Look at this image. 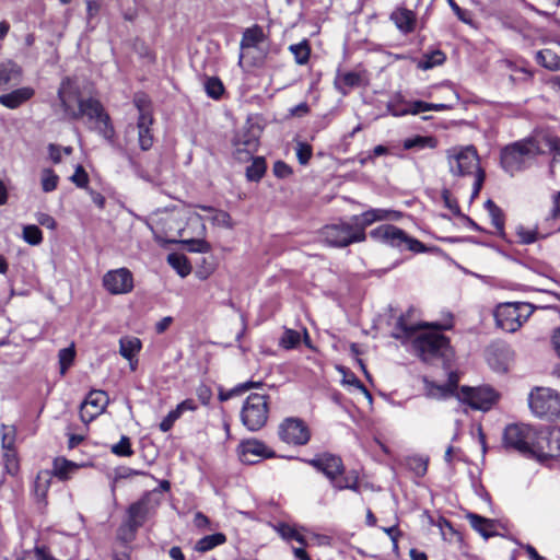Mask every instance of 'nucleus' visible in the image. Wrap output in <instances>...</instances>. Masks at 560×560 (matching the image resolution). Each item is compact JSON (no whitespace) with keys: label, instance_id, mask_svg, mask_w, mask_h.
<instances>
[{"label":"nucleus","instance_id":"f257e3e1","mask_svg":"<svg viewBox=\"0 0 560 560\" xmlns=\"http://www.w3.org/2000/svg\"><path fill=\"white\" fill-rule=\"evenodd\" d=\"M399 327L411 336L418 328L433 327L434 330L421 331L412 339V348L423 361H430L436 357L444 355L448 349V340L439 332V330L450 329L452 324H419L417 326L406 325L402 318L398 322Z\"/></svg>","mask_w":560,"mask_h":560},{"label":"nucleus","instance_id":"f03ea898","mask_svg":"<svg viewBox=\"0 0 560 560\" xmlns=\"http://www.w3.org/2000/svg\"><path fill=\"white\" fill-rule=\"evenodd\" d=\"M446 158L452 175H475L472 197L477 196L481 189L485 173L480 167L479 156L475 147H453L446 151Z\"/></svg>","mask_w":560,"mask_h":560},{"label":"nucleus","instance_id":"7ed1b4c3","mask_svg":"<svg viewBox=\"0 0 560 560\" xmlns=\"http://www.w3.org/2000/svg\"><path fill=\"white\" fill-rule=\"evenodd\" d=\"M544 150L534 138L515 141L501 150V166L506 173L514 175L527 167Z\"/></svg>","mask_w":560,"mask_h":560},{"label":"nucleus","instance_id":"20e7f679","mask_svg":"<svg viewBox=\"0 0 560 560\" xmlns=\"http://www.w3.org/2000/svg\"><path fill=\"white\" fill-rule=\"evenodd\" d=\"M307 464L322 471L330 480L334 489L358 491V475L354 471L345 475V466L339 456L326 453L308 459Z\"/></svg>","mask_w":560,"mask_h":560},{"label":"nucleus","instance_id":"39448f33","mask_svg":"<svg viewBox=\"0 0 560 560\" xmlns=\"http://www.w3.org/2000/svg\"><path fill=\"white\" fill-rule=\"evenodd\" d=\"M86 117L91 127L113 143L114 128L109 122V116L105 113L102 104L95 98H88L79 102L77 112H72V119Z\"/></svg>","mask_w":560,"mask_h":560},{"label":"nucleus","instance_id":"423d86ee","mask_svg":"<svg viewBox=\"0 0 560 560\" xmlns=\"http://www.w3.org/2000/svg\"><path fill=\"white\" fill-rule=\"evenodd\" d=\"M266 36L260 26L254 25L246 28L241 40V55L238 63H248L253 67H259L264 63L267 49L265 48Z\"/></svg>","mask_w":560,"mask_h":560},{"label":"nucleus","instance_id":"0eeeda50","mask_svg":"<svg viewBox=\"0 0 560 560\" xmlns=\"http://www.w3.org/2000/svg\"><path fill=\"white\" fill-rule=\"evenodd\" d=\"M370 236L399 250L408 249L413 253H423L425 250V246L420 241L409 236L395 225H380L370 232Z\"/></svg>","mask_w":560,"mask_h":560},{"label":"nucleus","instance_id":"6e6552de","mask_svg":"<svg viewBox=\"0 0 560 560\" xmlns=\"http://www.w3.org/2000/svg\"><path fill=\"white\" fill-rule=\"evenodd\" d=\"M269 415L268 396L250 394L241 410L242 423L248 431L255 432L265 427Z\"/></svg>","mask_w":560,"mask_h":560},{"label":"nucleus","instance_id":"1a4fd4ad","mask_svg":"<svg viewBox=\"0 0 560 560\" xmlns=\"http://www.w3.org/2000/svg\"><path fill=\"white\" fill-rule=\"evenodd\" d=\"M533 307L524 302H508L500 304L494 317L497 325L508 332L516 331L532 315Z\"/></svg>","mask_w":560,"mask_h":560},{"label":"nucleus","instance_id":"9d476101","mask_svg":"<svg viewBox=\"0 0 560 560\" xmlns=\"http://www.w3.org/2000/svg\"><path fill=\"white\" fill-rule=\"evenodd\" d=\"M528 406L536 417H560V394L549 387H536L528 395Z\"/></svg>","mask_w":560,"mask_h":560},{"label":"nucleus","instance_id":"9b49d317","mask_svg":"<svg viewBox=\"0 0 560 560\" xmlns=\"http://www.w3.org/2000/svg\"><path fill=\"white\" fill-rule=\"evenodd\" d=\"M536 429L529 424H510L503 432V445L505 448L517 451L527 456L533 455Z\"/></svg>","mask_w":560,"mask_h":560},{"label":"nucleus","instance_id":"f8f14e48","mask_svg":"<svg viewBox=\"0 0 560 560\" xmlns=\"http://www.w3.org/2000/svg\"><path fill=\"white\" fill-rule=\"evenodd\" d=\"M320 236L331 247H347L353 243L362 242L353 221H339L325 225L320 230Z\"/></svg>","mask_w":560,"mask_h":560},{"label":"nucleus","instance_id":"ddd939ff","mask_svg":"<svg viewBox=\"0 0 560 560\" xmlns=\"http://www.w3.org/2000/svg\"><path fill=\"white\" fill-rule=\"evenodd\" d=\"M560 456V428L536 431L533 455L539 462Z\"/></svg>","mask_w":560,"mask_h":560},{"label":"nucleus","instance_id":"4468645a","mask_svg":"<svg viewBox=\"0 0 560 560\" xmlns=\"http://www.w3.org/2000/svg\"><path fill=\"white\" fill-rule=\"evenodd\" d=\"M456 397L472 409L489 410L498 399V394L490 387L463 386Z\"/></svg>","mask_w":560,"mask_h":560},{"label":"nucleus","instance_id":"2eb2a0df","mask_svg":"<svg viewBox=\"0 0 560 560\" xmlns=\"http://www.w3.org/2000/svg\"><path fill=\"white\" fill-rule=\"evenodd\" d=\"M280 440L289 445H305L311 438L305 422L299 418H287L278 427Z\"/></svg>","mask_w":560,"mask_h":560},{"label":"nucleus","instance_id":"dca6fc26","mask_svg":"<svg viewBox=\"0 0 560 560\" xmlns=\"http://www.w3.org/2000/svg\"><path fill=\"white\" fill-rule=\"evenodd\" d=\"M102 282L104 289L113 295L130 293L135 287L133 276L125 267L107 271Z\"/></svg>","mask_w":560,"mask_h":560},{"label":"nucleus","instance_id":"f3484780","mask_svg":"<svg viewBox=\"0 0 560 560\" xmlns=\"http://www.w3.org/2000/svg\"><path fill=\"white\" fill-rule=\"evenodd\" d=\"M237 454L244 464H255L261 458H272L276 455L271 448L257 439L242 441L237 447Z\"/></svg>","mask_w":560,"mask_h":560},{"label":"nucleus","instance_id":"a211bd4d","mask_svg":"<svg viewBox=\"0 0 560 560\" xmlns=\"http://www.w3.org/2000/svg\"><path fill=\"white\" fill-rule=\"evenodd\" d=\"M108 396L103 390H92L80 406V417L85 423L102 415L108 405Z\"/></svg>","mask_w":560,"mask_h":560},{"label":"nucleus","instance_id":"6ab92c4d","mask_svg":"<svg viewBox=\"0 0 560 560\" xmlns=\"http://www.w3.org/2000/svg\"><path fill=\"white\" fill-rule=\"evenodd\" d=\"M397 218L398 213L393 210L370 209L361 214L353 215L351 221H353L359 236L364 242L366 240L365 229L368 226L377 221L396 220Z\"/></svg>","mask_w":560,"mask_h":560},{"label":"nucleus","instance_id":"aec40b11","mask_svg":"<svg viewBox=\"0 0 560 560\" xmlns=\"http://www.w3.org/2000/svg\"><path fill=\"white\" fill-rule=\"evenodd\" d=\"M58 98L65 114L71 118L72 112L79 108L80 98L79 86L75 81L70 78H65L58 89Z\"/></svg>","mask_w":560,"mask_h":560},{"label":"nucleus","instance_id":"412c9836","mask_svg":"<svg viewBox=\"0 0 560 560\" xmlns=\"http://www.w3.org/2000/svg\"><path fill=\"white\" fill-rule=\"evenodd\" d=\"M147 516V506L143 502L132 503L128 509V520L119 528V536L125 541L133 539L137 529L143 525Z\"/></svg>","mask_w":560,"mask_h":560},{"label":"nucleus","instance_id":"4be33fe9","mask_svg":"<svg viewBox=\"0 0 560 560\" xmlns=\"http://www.w3.org/2000/svg\"><path fill=\"white\" fill-rule=\"evenodd\" d=\"M137 108L139 110V117L137 121L138 141L141 150L147 151L153 144V136L151 132L153 117L151 110L142 108L139 102H137Z\"/></svg>","mask_w":560,"mask_h":560},{"label":"nucleus","instance_id":"5701e85b","mask_svg":"<svg viewBox=\"0 0 560 560\" xmlns=\"http://www.w3.org/2000/svg\"><path fill=\"white\" fill-rule=\"evenodd\" d=\"M458 375L454 372L450 373L447 384L445 385H439L424 378L425 395L433 399H445L456 395V393H458Z\"/></svg>","mask_w":560,"mask_h":560},{"label":"nucleus","instance_id":"b1692460","mask_svg":"<svg viewBox=\"0 0 560 560\" xmlns=\"http://www.w3.org/2000/svg\"><path fill=\"white\" fill-rule=\"evenodd\" d=\"M35 94L31 86H23L10 93L0 95V104L7 108L15 109L30 101Z\"/></svg>","mask_w":560,"mask_h":560},{"label":"nucleus","instance_id":"393cba45","mask_svg":"<svg viewBox=\"0 0 560 560\" xmlns=\"http://www.w3.org/2000/svg\"><path fill=\"white\" fill-rule=\"evenodd\" d=\"M235 155L238 160H247L253 156L258 148V139L254 135L244 133L235 140Z\"/></svg>","mask_w":560,"mask_h":560},{"label":"nucleus","instance_id":"a878e982","mask_svg":"<svg viewBox=\"0 0 560 560\" xmlns=\"http://www.w3.org/2000/svg\"><path fill=\"white\" fill-rule=\"evenodd\" d=\"M363 83L364 79L362 74L354 71L339 73L335 80L336 89L343 95H346L350 89L359 88Z\"/></svg>","mask_w":560,"mask_h":560},{"label":"nucleus","instance_id":"bb28decb","mask_svg":"<svg viewBox=\"0 0 560 560\" xmlns=\"http://www.w3.org/2000/svg\"><path fill=\"white\" fill-rule=\"evenodd\" d=\"M21 68L11 61L0 65V89H4L10 84H18L21 81Z\"/></svg>","mask_w":560,"mask_h":560},{"label":"nucleus","instance_id":"cd10ccee","mask_svg":"<svg viewBox=\"0 0 560 560\" xmlns=\"http://www.w3.org/2000/svg\"><path fill=\"white\" fill-rule=\"evenodd\" d=\"M390 19L404 33H409L415 27L416 18L411 10L397 9L392 13Z\"/></svg>","mask_w":560,"mask_h":560},{"label":"nucleus","instance_id":"c85d7f7f","mask_svg":"<svg viewBox=\"0 0 560 560\" xmlns=\"http://www.w3.org/2000/svg\"><path fill=\"white\" fill-rule=\"evenodd\" d=\"M141 341L137 337H122L119 340V353L131 362L141 350Z\"/></svg>","mask_w":560,"mask_h":560},{"label":"nucleus","instance_id":"c756f323","mask_svg":"<svg viewBox=\"0 0 560 560\" xmlns=\"http://www.w3.org/2000/svg\"><path fill=\"white\" fill-rule=\"evenodd\" d=\"M470 526L478 532L485 538H488L494 533V522L489 518H485L480 515L469 513L467 515Z\"/></svg>","mask_w":560,"mask_h":560},{"label":"nucleus","instance_id":"7c9ffc66","mask_svg":"<svg viewBox=\"0 0 560 560\" xmlns=\"http://www.w3.org/2000/svg\"><path fill=\"white\" fill-rule=\"evenodd\" d=\"M438 145V140L431 136H415L407 138L402 142L405 150H423L434 149Z\"/></svg>","mask_w":560,"mask_h":560},{"label":"nucleus","instance_id":"2f4dec72","mask_svg":"<svg viewBox=\"0 0 560 560\" xmlns=\"http://www.w3.org/2000/svg\"><path fill=\"white\" fill-rule=\"evenodd\" d=\"M226 541V537L222 533H215L200 538L196 545L195 550L198 552H207L213 548L223 545Z\"/></svg>","mask_w":560,"mask_h":560},{"label":"nucleus","instance_id":"473e14b6","mask_svg":"<svg viewBox=\"0 0 560 560\" xmlns=\"http://www.w3.org/2000/svg\"><path fill=\"white\" fill-rule=\"evenodd\" d=\"M167 262L182 278L187 277L191 272V266L184 254H168Z\"/></svg>","mask_w":560,"mask_h":560},{"label":"nucleus","instance_id":"72a5a7b5","mask_svg":"<svg viewBox=\"0 0 560 560\" xmlns=\"http://www.w3.org/2000/svg\"><path fill=\"white\" fill-rule=\"evenodd\" d=\"M59 176L54 170L45 167L40 171V187L44 192H51L57 189Z\"/></svg>","mask_w":560,"mask_h":560},{"label":"nucleus","instance_id":"f704fd0d","mask_svg":"<svg viewBox=\"0 0 560 560\" xmlns=\"http://www.w3.org/2000/svg\"><path fill=\"white\" fill-rule=\"evenodd\" d=\"M445 61V55L441 50H434L423 55L422 59L418 62V68L429 70L436 66H441Z\"/></svg>","mask_w":560,"mask_h":560},{"label":"nucleus","instance_id":"c9c22d12","mask_svg":"<svg viewBox=\"0 0 560 560\" xmlns=\"http://www.w3.org/2000/svg\"><path fill=\"white\" fill-rule=\"evenodd\" d=\"M78 468L79 466L75 463L65 458H57L54 463L55 474L60 479H68Z\"/></svg>","mask_w":560,"mask_h":560},{"label":"nucleus","instance_id":"e433bc0d","mask_svg":"<svg viewBox=\"0 0 560 560\" xmlns=\"http://www.w3.org/2000/svg\"><path fill=\"white\" fill-rule=\"evenodd\" d=\"M516 236L518 237V243L528 245L535 243L538 237L537 228H528L525 225H517L515 228Z\"/></svg>","mask_w":560,"mask_h":560},{"label":"nucleus","instance_id":"4c0bfd02","mask_svg":"<svg viewBox=\"0 0 560 560\" xmlns=\"http://www.w3.org/2000/svg\"><path fill=\"white\" fill-rule=\"evenodd\" d=\"M22 238L25 243L36 246L43 242V233L37 225H25L22 231Z\"/></svg>","mask_w":560,"mask_h":560},{"label":"nucleus","instance_id":"58836bf2","mask_svg":"<svg viewBox=\"0 0 560 560\" xmlns=\"http://www.w3.org/2000/svg\"><path fill=\"white\" fill-rule=\"evenodd\" d=\"M276 529L283 539L295 540L301 545H305L304 536L300 532H298L294 527H292L291 525L282 523V524H279L276 527Z\"/></svg>","mask_w":560,"mask_h":560},{"label":"nucleus","instance_id":"ea45409f","mask_svg":"<svg viewBox=\"0 0 560 560\" xmlns=\"http://www.w3.org/2000/svg\"><path fill=\"white\" fill-rule=\"evenodd\" d=\"M427 102H422V101H415L412 103L409 104L408 108H405V109H395L390 104L388 105V110L392 113V115L394 116H402V115H408V114H411V115H417V114H420L422 112H427Z\"/></svg>","mask_w":560,"mask_h":560},{"label":"nucleus","instance_id":"a19ab883","mask_svg":"<svg viewBox=\"0 0 560 560\" xmlns=\"http://www.w3.org/2000/svg\"><path fill=\"white\" fill-rule=\"evenodd\" d=\"M485 207L489 212L492 225L501 231L504 226L502 210L492 200H487Z\"/></svg>","mask_w":560,"mask_h":560},{"label":"nucleus","instance_id":"79ce46f5","mask_svg":"<svg viewBox=\"0 0 560 560\" xmlns=\"http://www.w3.org/2000/svg\"><path fill=\"white\" fill-rule=\"evenodd\" d=\"M289 49L293 54L296 63L305 65L308 61L311 49L306 42L291 45Z\"/></svg>","mask_w":560,"mask_h":560},{"label":"nucleus","instance_id":"37998d69","mask_svg":"<svg viewBox=\"0 0 560 560\" xmlns=\"http://www.w3.org/2000/svg\"><path fill=\"white\" fill-rule=\"evenodd\" d=\"M205 90L209 97L219 100L224 92V86L220 79L212 77L206 80Z\"/></svg>","mask_w":560,"mask_h":560},{"label":"nucleus","instance_id":"c03bdc74","mask_svg":"<svg viewBox=\"0 0 560 560\" xmlns=\"http://www.w3.org/2000/svg\"><path fill=\"white\" fill-rule=\"evenodd\" d=\"M75 357L74 347L70 346L68 348H63L58 353L59 365H60V374L63 375L67 370L73 363Z\"/></svg>","mask_w":560,"mask_h":560},{"label":"nucleus","instance_id":"a18cd8bd","mask_svg":"<svg viewBox=\"0 0 560 560\" xmlns=\"http://www.w3.org/2000/svg\"><path fill=\"white\" fill-rule=\"evenodd\" d=\"M266 172V164L262 159H255L253 163L246 168V176L249 180H259Z\"/></svg>","mask_w":560,"mask_h":560},{"label":"nucleus","instance_id":"49530a36","mask_svg":"<svg viewBox=\"0 0 560 560\" xmlns=\"http://www.w3.org/2000/svg\"><path fill=\"white\" fill-rule=\"evenodd\" d=\"M3 464L8 474L14 476L19 471V459L15 450H3Z\"/></svg>","mask_w":560,"mask_h":560},{"label":"nucleus","instance_id":"de8ad7c7","mask_svg":"<svg viewBox=\"0 0 560 560\" xmlns=\"http://www.w3.org/2000/svg\"><path fill=\"white\" fill-rule=\"evenodd\" d=\"M406 465L418 477H422L427 472L428 462L425 458L421 456L408 457L406 460Z\"/></svg>","mask_w":560,"mask_h":560},{"label":"nucleus","instance_id":"09e8293b","mask_svg":"<svg viewBox=\"0 0 560 560\" xmlns=\"http://www.w3.org/2000/svg\"><path fill=\"white\" fill-rule=\"evenodd\" d=\"M15 429L10 425H1V444L2 450H14Z\"/></svg>","mask_w":560,"mask_h":560},{"label":"nucleus","instance_id":"8fccbe9b","mask_svg":"<svg viewBox=\"0 0 560 560\" xmlns=\"http://www.w3.org/2000/svg\"><path fill=\"white\" fill-rule=\"evenodd\" d=\"M301 336L296 330L285 329L280 339V346L284 349H293L300 343Z\"/></svg>","mask_w":560,"mask_h":560},{"label":"nucleus","instance_id":"3c124183","mask_svg":"<svg viewBox=\"0 0 560 560\" xmlns=\"http://www.w3.org/2000/svg\"><path fill=\"white\" fill-rule=\"evenodd\" d=\"M295 152L300 164L306 165L312 158L313 149L308 143L298 142Z\"/></svg>","mask_w":560,"mask_h":560},{"label":"nucleus","instance_id":"603ef678","mask_svg":"<svg viewBox=\"0 0 560 560\" xmlns=\"http://www.w3.org/2000/svg\"><path fill=\"white\" fill-rule=\"evenodd\" d=\"M112 452L118 456L132 455L131 443L129 438L121 436L120 441L112 446Z\"/></svg>","mask_w":560,"mask_h":560},{"label":"nucleus","instance_id":"864d4df0","mask_svg":"<svg viewBox=\"0 0 560 560\" xmlns=\"http://www.w3.org/2000/svg\"><path fill=\"white\" fill-rule=\"evenodd\" d=\"M259 385H260V383H258V382H245V383L238 385L237 387L231 389L230 392L220 393L219 398H220V400L224 401V400H228L231 397H233L235 394L249 390L254 387H258Z\"/></svg>","mask_w":560,"mask_h":560},{"label":"nucleus","instance_id":"5fc2aeb1","mask_svg":"<svg viewBox=\"0 0 560 560\" xmlns=\"http://www.w3.org/2000/svg\"><path fill=\"white\" fill-rule=\"evenodd\" d=\"M70 180L80 188H86L89 184V175L82 165H78L74 173L71 175Z\"/></svg>","mask_w":560,"mask_h":560},{"label":"nucleus","instance_id":"6e6d98bb","mask_svg":"<svg viewBox=\"0 0 560 560\" xmlns=\"http://www.w3.org/2000/svg\"><path fill=\"white\" fill-rule=\"evenodd\" d=\"M49 486L48 472H39L35 480V493L38 498L43 499L46 495Z\"/></svg>","mask_w":560,"mask_h":560},{"label":"nucleus","instance_id":"4d7b16f0","mask_svg":"<svg viewBox=\"0 0 560 560\" xmlns=\"http://www.w3.org/2000/svg\"><path fill=\"white\" fill-rule=\"evenodd\" d=\"M185 244H187L188 250L192 253H208L211 249V246L205 240H188L185 241Z\"/></svg>","mask_w":560,"mask_h":560},{"label":"nucleus","instance_id":"13d9d810","mask_svg":"<svg viewBox=\"0 0 560 560\" xmlns=\"http://www.w3.org/2000/svg\"><path fill=\"white\" fill-rule=\"evenodd\" d=\"M180 418V416L178 415V412L174 409H172L165 417L164 419L160 422V430L162 432H168L174 423Z\"/></svg>","mask_w":560,"mask_h":560},{"label":"nucleus","instance_id":"bf43d9fd","mask_svg":"<svg viewBox=\"0 0 560 560\" xmlns=\"http://www.w3.org/2000/svg\"><path fill=\"white\" fill-rule=\"evenodd\" d=\"M199 408L198 402L192 398H187L179 402L175 410L178 412V415L182 417L185 412H195Z\"/></svg>","mask_w":560,"mask_h":560},{"label":"nucleus","instance_id":"052dcab7","mask_svg":"<svg viewBox=\"0 0 560 560\" xmlns=\"http://www.w3.org/2000/svg\"><path fill=\"white\" fill-rule=\"evenodd\" d=\"M447 1H448L450 7L452 8L453 12L457 15V18L462 22H464L466 24H471V18H470V13L468 11L459 8V5L454 0H447Z\"/></svg>","mask_w":560,"mask_h":560},{"label":"nucleus","instance_id":"680f3d73","mask_svg":"<svg viewBox=\"0 0 560 560\" xmlns=\"http://www.w3.org/2000/svg\"><path fill=\"white\" fill-rule=\"evenodd\" d=\"M273 173L277 177L279 178H284V177H288L291 173H292V170L291 167L285 164L284 162L282 161H277L273 165Z\"/></svg>","mask_w":560,"mask_h":560},{"label":"nucleus","instance_id":"e2e57ef3","mask_svg":"<svg viewBox=\"0 0 560 560\" xmlns=\"http://www.w3.org/2000/svg\"><path fill=\"white\" fill-rule=\"evenodd\" d=\"M37 222L49 230H55L57 226L56 220L48 213H38L36 215Z\"/></svg>","mask_w":560,"mask_h":560},{"label":"nucleus","instance_id":"0e129e2a","mask_svg":"<svg viewBox=\"0 0 560 560\" xmlns=\"http://www.w3.org/2000/svg\"><path fill=\"white\" fill-rule=\"evenodd\" d=\"M49 159L54 164H59L62 161L61 147L58 144L50 143L47 147Z\"/></svg>","mask_w":560,"mask_h":560},{"label":"nucleus","instance_id":"69168bd1","mask_svg":"<svg viewBox=\"0 0 560 560\" xmlns=\"http://www.w3.org/2000/svg\"><path fill=\"white\" fill-rule=\"evenodd\" d=\"M88 19L91 20L96 16L101 10L100 0H85Z\"/></svg>","mask_w":560,"mask_h":560},{"label":"nucleus","instance_id":"338daca9","mask_svg":"<svg viewBox=\"0 0 560 560\" xmlns=\"http://www.w3.org/2000/svg\"><path fill=\"white\" fill-rule=\"evenodd\" d=\"M196 393H197L198 399L200 400V402L202 405H207L210 401L212 394H211V390L207 386H205V385L199 386L197 388Z\"/></svg>","mask_w":560,"mask_h":560},{"label":"nucleus","instance_id":"774afa93","mask_svg":"<svg viewBox=\"0 0 560 560\" xmlns=\"http://www.w3.org/2000/svg\"><path fill=\"white\" fill-rule=\"evenodd\" d=\"M551 214L553 218L560 217V191L556 192L552 197Z\"/></svg>","mask_w":560,"mask_h":560}]
</instances>
